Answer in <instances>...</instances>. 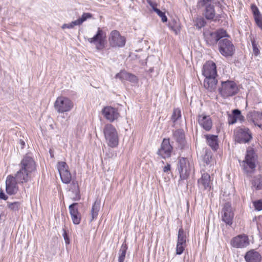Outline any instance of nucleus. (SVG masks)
<instances>
[{
  "mask_svg": "<svg viewBox=\"0 0 262 262\" xmlns=\"http://www.w3.org/2000/svg\"><path fill=\"white\" fill-rule=\"evenodd\" d=\"M19 166L20 169L14 176L19 184H23L29 181L31 173L36 169V165L33 158L26 155L21 160Z\"/></svg>",
  "mask_w": 262,
  "mask_h": 262,
  "instance_id": "1",
  "label": "nucleus"
},
{
  "mask_svg": "<svg viewBox=\"0 0 262 262\" xmlns=\"http://www.w3.org/2000/svg\"><path fill=\"white\" fill-rule=\"evenodd\" d=\"M257 158V157L254 149L250 147H248L247 149L245 160L241 164L245 172L252 173L255 170Z\"/></svg>",
  "mask_w": 262,
  "mask_h": 262,
  "instance_id": "2",
  "label": "nucleus"
},
{
  "mask_svg": "<svg viewBox=\"0 0 262 262\" xmlns=\"http://www.w3.org/2000/svg\"><path fill=\"white\" fill-rule=\"evenodd\" d=\"M103 134L107 145L111 147H116L119 143L118 133L115 127L111 124H107L103 128Z\"/></svg>",
  "mask_w": 262,
  "mask_h": 262,
  "instance_id": "3",
  "label": "nucleus"
},
{
  "mask_svg": "<svg viewBox=\"0 0 262 262\" xmlns=\"http://www.w3.org/2000/svg\"><path fill=\"white\" fill-rule=\"evenodd\" d=\"M203 34L206 42L210 46L214 45L222 38L228 36L227 32L223 29H219L215 32L206 30Z\"/></svg>",
  "mask_w": 262,
  "mask_h": 262,
  "instance_id": "4",
  "label": "nucleus"
},
{
  "mask_svg": "<svg viewBox=\"0 0 262 262\" xmlns=\"http://www.w3.org/2000/svg\"><path fill=\"white\" fill-rule=\"evenodd\" d=\"M235 141L239 143H249L252 139L250 129L246 127H237L234 131Z\"/></svg>",
  "mask_w": 262,
  "mask_h": 262,
  "instance_id": "5",
  "label": "nucleus"
},
{
  "mask_svg": "<svg viewBox=\"0 0 262 262\" xmlns=\"http://www.w3.org/2000/svg\"><path fill=\"white\" fill-rule=\"evenodd\" d=\"M192 169L193 166L187 158L183 157L179 158L178 163V170L181 180L188 179Z\"/></svg>",
  "mask_w": 262,
  "mask_h": 262,
  "instance_id": "6",
  "label": "nucleus"
},
{
  "mask_svg": "<svg viewBox=\"0 0 262 262\" xmlns=\"http://www.w3.org/2000/svg\"><path fill=\"white\" fill-rule=\"evenodd\" d=\"M219 50L225 57L232 56L235 52V47L232 41L227 38H222L219 41Z\"/></svg>",
  "mask_w": 262,
  "mask_h": 262,
  "instance_id": "7",
  "label": "nucleus"
},
{
  "mask_svg": "<svg viewBox=\"0 0 262 262\" xmlns=\"http://www.w3.org/2000/svg\"><path fill=\"white\" fill-rule=\"evenodd\" d=\"M88 41L94 44L97 50H102L105 47L106 33L100 28H98L96 34L93 37L88 38Z\"/></svg>",
  "mask_w": 262,
  "mask_h": 262,
  "instance_id": "8",
  "label": "nucleus"
},
{
  "mask_svg": "<svg viewBox=\"0 0 262 262\" xmlns=\"http://www.w3.org/2000/svg\"><path fill=\"white\" fill-rule=\"evenodd\" d=\"M73 107L72 101L64 97H58L54 103V107L59 113L69 112Z\"/></svg>",
  "mask_w": 262,
  "mask_h": 262,
  "instance_id": "9",
  "label": "nucleus"
},
{
  "mask_svg": "<svg viewBox=\"0 0 262 262\" xmlns=\"http://www.w3.org/2000/svg\"><path fill=\"white\" fill-rule=\"evenodd\" d=\"M212 0H199L198 6L200 7H205L204 16L208 20H212L215 16L214 7L210 3Z\"/></svg>",
  "mask_w": 262,
  "mask_h": 262,
  "instance_id": "10",
  "label": "nucleus"
},
{
  "mask_svg": "<svg viewBox=\"0 0 262 262\" xmlns=\"http://www.w3.org/2000/svg\"><path fill=\"white\" fill-rule=\"evenodd\" d=\"M202 74L206 79L214 81L217 76L215 64L212 61H207L203 66Z\"/></svg>",
  "mask_w": 262,
  "mask_h": 262,
  "instance_id": "11",
  "label": "nucleus"
},
{
  "mask_svg": "<svg viewBox=\"0 0 262 262\" xmlns=\"http://www.w3.org/2000/svg\"><path fill=\"white\" fill-rule=\"evenodd\" d=\"M219 90L223 97H227L236 94L238 88L236 83H222Z\"/></svg>",
  "mask_w": 262,
  "mask_h": 262,
  "instance_id": "12",
  "label": "nucleus"
},
{
  "mask_svg": "<svg viewBox=\"0 0 262 262\" xmlns=\"http://www.w3.org/2000/svg\"><path fill=\"white\" fill-rule=\"evenodd\" d=\"M108 41L112 47H122L125 44V38L121 36L117 30L112 31L109 36Z\"/></svg>",
  "mask_w": 262,
  "mask_h": 262,
  "instance_id": "13",
  "label": "nucleus"
},
{
  "mask_svg": "<svg viewBox=\"0 0 262 262\" xmlns=\"http://www.w3.org/2000/svg\"><path fill=\"white\" fill-rule=\"evenodd\" d=\"M172 149L173 147L170 144L169 139L164 138L157 151V154L161 158L166 159L171 156Z\"/></svg>",
  "mask_w": 262,
  "mask_h": 262,
  "instance_id": "14",
  "label": "nucleus"
},
{
  "mask_svg": "<svg viewBox=\"0 0 262 262\" xmlns=\"http://www.w3.org/2000/svg\"><path fill=\"white\" fill-rule=\"evenodd\" d=\"M57 168L62 182L69 184L72 180V176L67 163L64 162H58Z\"/></svg>",
  "mask_w": 262,
  "mask_h": 262,
  "instance_id": "15",
  "label": "nucleus"
},
{
  "mask_svg": "<svg viewBox=\"0 0 262 262\" xmlns=\"http://www.w3.org/2000/svg\"><path fill=\"white\" fill-rule=\"evenodd\" d=\"M19 184L14 176L9 174L6 180V190L7 193L12 195L17 193L18 190Z\"/></svg>",
  "mask_w": 262,
  "mask_h": 262,
  "instance_id": "16",
  "label": "nucleus"
},
{
  "mask_svg": "<svg viewBox=\"0 0 262 262\" xmlns=\"http://www.w3.org/2000/svg\"><path fill=\"white\" fill-rule=\"evenodd\" d=\"M221 213L223 221L227 225H231L234 217V213L229 203H227L224 205Z\"/></svg>",
  "mask_w": 262,
  "mask_h": 262,
  "instance_id": "17",
  "label": "nucleus"
},
{
  "mask_svg": "<svg viewBox=\"0 0 262 262\" xmlns=\"http://www.w3.org/2000/svg\"><path fill=\"white\" fill-rule=\"evenodd\" d=\"M231 245L235 248H243L249 244V239L247 236L243 234L233 237L230 242Z\"/></svg>",
  "mask_w": 262,
  "mask_h": 262,
  "instance_id": "18",
  "label": "nucleus"
},
{
  "mask_svg": "<svg viewBox=\"0 0 262 262\" xmlns=\"http://www.w3.org/2000/svg\"><path fill=\"white\" fill-rule=\"evenodd\" d=\"M78 203H74L69 207L70 214L74 224L78 225L80 224L81 216L80 213L78 211L77 207Z\"/></svg>",
  "mask_w": 262,
  "mask_h": 262,
  "instance_id": "19",
  "label": "nucleus"
},
{
  "mask_svg": "<svg viewBox=\"0 0 262 262\" xmlns=\"http://www.w3.org/2000/svg\"><path fill=\"white\" fill-rule=\"evenodd\" d=\"M102 113L105 118L110 122H113L119 116L118 110L111 106L105 107L102 110Z\"/></svg>",
  "mask_w": 262,
  "mask_h": 262,
  "instance_id": "20",
  "label": "nucleus"
},
{
  "mask_svg": "<svg viewBox=\"0 0 262 262\" xmlns=\"http://www.w3.org/2000/svg\"><path fill=\"white\" fill-rule=\"evenodd\" d=\"M198 121L200 125L206 131L211 129L212 126V122L209 116L204 114L199 115Z\"/></svg>",
  "mask_w": 262,
  "mask_h": 262,
  "instance_id": "21",
  "label": "nucleus"
},
{
  "mask_svg": "<svg viewBox=\"0 0 262 262\" xmlns=\"http://www.w3.org/2000/svg\"><path fill=\"white\" fill-rule=\"evenodd\" d=\"M199 187L201 189H207L211 188L210 177L209 174L204 172L202 177L198 181Z\"/></svg>",
  "mask_w": 262,
  "mask_h": 262,
  "instance_id": "22",
  "label": "nucleus"
},
{
  "mask_svg": "<svg viewBox=\"0 0 262 262\" xmlns=\"http://www.w3.org/2000/svg\"><path fill=\"white\" fill-rule=\"evenodd\" d=\"M261 256L260 253L254 249L246 253L245 259L246 262H260Z\"/></svg>",
  "mask_w": 262,
  "mask_h": 262,
  "instance_id": "23",
  "label": "nucleus"
},
{
  "mask_svg": "<svg viewBox=\"0 0 262 262\" xmlns=\"http://www.w3.org/2000/svg\"><path fill=\"white\" fill-rule=\"evenodd\" d=\"M173 137L179 144V147L182 149L185 144L184 132L182 129H177L173 132Z\"/></svg>",
  "mask_w": 262,
  "mask_h": 262,
  "instance_id": "24",
  "label": "nucleus"
},
{
  "mask_svg": "<svg viewBox=\"0 0 262 262\" xmlns=\"http://www.w3.org/2000/svg\"><path fill=\"white\" fill-rule=\"evenodd\" d=\"M247 118L249 121H252L255 125L259 127H262V113L253 112L248 114Z\"/></svg>",
  "mask_w": 262,
  "mask_h": 262,
  "instance_id": "25",
  "label": "nucleus"
},
{
  "mask_svg": "<svg viewBox=\"0 0 262 262\" xmlns=\"http://www.w3.org/2000/svg\"><path fill=\"white\" fill-rule=\"evenodd\" d=\"M117 80L120 81H129L131 82H135L137 80V77L135 75L127 72L123 70L121 71L119 73L116 75Z\"/></svg>",
  "mask_w": 262,
  "mask_h": 262,
  "instance_id": "26",
  "label": "nucleus"
},
{
  "mask_svg": "<svg viewBox=\"0 0 262 262\" xmlns=\"http://www.w3.org/2000/svg\"><path fill=\"white\" fill-rule=\"evenodd\" d=\"M207 144L213 149L216 150L219 147L218 137L216 135H206L205 136Z\"/></svg>",
  "mask_w": 262,
  "mask_h": 262,
  "instance_id": "27",
  "label": "nucleus"
},
{
  "mask_svg": "<svg viewBox=\"0 0 262 262\" xmlns=\"http://www.w3.org/2000/svg\"><path fill=\"white\" fill-rule=\"evenodd\" d=\"M100 208V202L99 201L96 200L93 204L91 210L92 219L91 222L96 219L98 216V212Z\"/></svg>",
  "mask_w": 262,
  "mask_h": 262,
  "instance_id": "28",
  "label": "nucleus"
},
{
  "mask_svg": "<svg viewBox=\"0 0 262 262\" xmlns=\"http://www.w3.org/2000/svg\"><path fill=\"white\" fill-rule=\"evenodd\" d=\"M128 247L125 242L121 246L119 251L118 262H124Z\"/></svg>",
  "mask_w": 262,
  "mask_h": 262,
  "instance_id": "29",
  "label": "nucleus"
},
{
  "mask_svg": "<svg viewBox=\"0 0 262 262\" xmlns=\"http://www.w3.org/2000/svg\"><path fill=\"white\" fill-rule=\"evenodd\" d=\"M71 190H72V192L73 193H74L75 194V196L74 197V200H79L80 199L79 190L78 183L77 181H72Z\"/></svg>",
  "mask_w": 262,
  "mask_h": 262,
  "instance_id": "30",
  "label": "nucleus"
},
{
  "mask_svg": "<svg viewBox=\"0 0 262 262\" xmlns=\"http://www.w3.org/2000/svg\"><path fill=\"white\" fill-rule=\"evenodd\" d=\"M177 243L186 244V235L182 228L179 230Z\"/></svg>",
  "mask_w": 262,
  "mask_h": 262,
  "instance_id": "31",
  "label": "nucleus"
},
{
  "mask_svg": "<svg viewBox=\"0 0 262 262\" xmlns=\"http://www.w3.org/2000/svg\"><path fill=\"white\" fill-rule=\"evenodd\" d=\"M252 185L257 189H262V175H258L254 178Z\"/></svg>",
  "mask_w": 262,
  "mask_h": 262,
  "instance_id": "32",
  "label": "nucleus"
},
{
  "mask_svg": "<svg viewBox=\"0 0 262 262\" xmlns=\"http://www.w3.org/2000/svg\"><path fill=\"white\" fill-rule=\"evenodd\" d=\"M251 41L252 46L253 53L255 56H258L260 53L258 43L256 42L254 37H251Z\"/></svg>",
  "mask_w": 262,
  "mask_h": 262,
  "instance_id": "33",
  "label": "nucleus"
},
{
  "mask_svg": "<svg viewBox=\"0 0 262 262\" xmlns=\"http://www.w3.org/2000/svg\"><path fill=\"white\" fill-rule=\"evenodd\" d=\"M8 207L13 211H18L20 207V203L18 202L13 203L7 202Z\"/></svg>",
  "mask_w": 262,
  "mask_h": 262,
  "instance_id": "34",
  "label": "nucleus"
},
{
  "mask_svg": "<svg viewBox=\"0 0 262 262\" xmlns=\"http://www.w3.org/2000/svg\"><path fill=\"white\" fill-rule=\"evenodd\" d=\"M92 14L90 13H83L81 17L77 19L79 26L81 25L84 21H86L88 19L91 18Z\"/></svg>",
  "mask_w": 262,
  "mask_h": 262,
  "instance_id": "35",
  "label": "nucleus"
},
{
  "mask_svg": "<svg viewBox=\"0 0 262 262\" xmlns=\"http://www.w3.org/2000/svg\"><path fill=\"white\" fill-rule=\"evenodd\" d=\"M212 160V154L211 152L206 150L205 154L203 157V161L206 164L210 163Z\"/></svg>",
  "mask_w": 262,
  "mask_h": 262,
  "instance_id": "36",
  "label": "nucleus"
},
{
  "mask_svg": "<svg viewBox=\"0 0 262 262\" xmlns=\"http://www.w3.org/2000/svg\"><path fill=\"white\" fill-rule=\"evenodd\" d=\"M181 116V111L179 108L173 110V113L171 116V120L173 122H175Z\"/></svg>",
  "mask_w": 262,
  "mask_h": 262,
  "instance_id": "37",
  "label": "nucleus"
},
{
  "mask_svg": "<svg viewBox=\"0 0 262 262\" xmlns=\"http://www.w3.org/2000/svg\"><path fill=\"white\" fill-rule=\"evenodd\" d=\"M186 247V244H185L177 243L176 246V254L178 255H181L182 254Z\"/></svg>",
  "mask_w": 262,
  "mask_h": 262,
  "instance_id": "38",
  "label": "nucleus"
},
{
  "mask_svg": "<svg viewBox=\"0 0 262 262\" xmlns=\"http://www.w3.org/2000/svg\"><path fill=\"white\" fill-rule=\"evenodd\" d=\"M238 120L241 121L244 120V117L241 115V112L239 110L235 109L232 111V114Z\"/></svg>",
  "mask_w": 262,
  "mask_h": 262,
  "instance_id": "39",
  "label": "nucleus"
},
{
  "mask_svg": "<svg viewBox=\"0 0 262 262\" xmlns=\"http://www.w3.org/2000/svg\"><path fill=\"white\" fill-rule=\"evenodd\" d=\"M75 26H79L78 24L77 20L72 21L69 24H64L62 25L61 28L63 29H72Z\"/></svg>",
  "mask_w": 262,
  "mask_h": 262,
  "instance_id": "40",
  "label": "nucleus"
},
{
  "mask_svg": "<svg viewBox=\"0 0 262 262\" xmlns=\"http://www.w3.org/2000/svg\"><path fill=\"white\" fill-rule=\"evenodd\" d=\"M206 24V21L203 18H197L195 20V25L199 29L204 27Z\"/></svg>",
  "mask_w": 262,
  "mask_h": 262,
  "instance_id": "41",
  "label": "nucleus"
},
{
  "mask_svg": "<svg viewBox=\"0 0 262 262\" xmlns=\"http://www.w3.org/2000/svg\"><path fill=\"white\" fill-rule=\"evenodd\" d=\"M216 83H203V86L207 90L212 91L216 87Z\"/></svg>",
  "mask_w": 262,
  "mask_h": 262,
  "instance_id": "42",
  "label": "nucleus"
},
{
  "mask_svg": "<svg viewBox=\"0 0 262 262\" xmlns=\"http://www.w3.org/2000/svg\"><path fill=\"white\" fill-rule=\"evenodd\" d=\"M155 12H156V13L161 18L163 22L167 21V18L164 13L162 12L159 9H155Z\"/></svg>",
  "mask_w": 262,
  "mask_h": 262,
  "instance_id": "43",
  "label": "nucleus"
},
{
  "mask_svg": "<svg viewBox=\"0 0 262 262\" xmlns=\"http://www.w3.org/2000/svg\"><path fill=\"white\" fill-rule=\"evenodd\" d=\"M251 8L252 11V13L253 14L254 17L255 16H258L259 15H261L258 8L255 5H252L251 6Z\"/></svg>",
  "mask_w": 262,
  "mask_h": 262,
  "instance_id": "44",
  "label": "nucleus"
},
{
  "mask_svg": "<svg viewBox=\"0 0 262 262\" xmlns=\"http://www.w3.org/2000/svg\"><path fill=\"white\" fill-rule=\"evenodd\" d=\"M254 18L257 26L262 30V15L257 16Z\"/></svg>",
  "mask_w": 262,
  "mask_h": 262,
  "instance_id": "45",
  "label": "nucleus"
},
{
  "mask_svg": "<svg viewBox=\"0 0 262 262\" xmlns=\"http://www.w3.org/2000/svg\"><path fill=\"white\" fill-rule=\"evenodd\" d=\"M253 204L256 210L258 211L262 210V200L254 202Z\"/></svg>",
  "mask_w": 262,
  "mask_h": 262,
  "instance_id": "46",
  "label": "nucleus"
},
{
  "mask_svg": "<svg viewBox=\"0 0 262 262\" xmlns=\"http://www.w3.org/2000/svg\"><path fill=\"white\" fill-rule=\"evenodd\" d=\"M237 120L232 114L228 115V121L229 124H233Z\"/></svg>",
  "mask_w": 262,
  "mask_h": 262,
  "instance_id": "47",
  "label": "nucleus"
},
{
  "mask_svg": "<svg viewBox=\"0 0 262 262\" xmlns=\"http://www.w3.org/2000/svg\"><path fill=\"white\" fill-rule=\"evenodd\" d=\"M63 236L65 243L67 245L69 244H70V239L68 237V234L67 233L66 229L63 228Z\"/></svg>",
  "mask_w": 262,
  "mask_h": 262,
  "instance_id": "48",
  "label": "nucleus"
},
{
  "mask_svg": "<svg viewBox=\"0 0 262 262\" xmlns=\"http://www.w3.org/2000/svg\"><path fill=\"white\" fill-rule=\"evenodd\" d=\"M106 155L108 158H113L116 156L114 151L111 149H108V152H106Z\"/></svg>",
  "mask_w": 262,
  "mask_h": 262,
  "instance_id": "49",
  "label": "nucleus"
},
{
  "mask_svg": "<svg viewBox=\"0 0 262 262\" xmlns=\"http://www.w3.org/2000/svg\"><path fill=\"white\" fill-rule=\"evenodd\" d=\"M148 4L150 6V7L152 8L153 10L155 11V9H158L156 8V4L152 2L151 1H148Z\"/></svg>",
  "mask_w": 262,
  "mask_h": 262,
  "instance_id": "50",
  "label": "nucleus"
},
{
  "mask_svg": "<svg viewBox=\"0 0 262 262\" xmlns=\"http://www.w3.org/2000/svg\"><path fill=\"white\" fill-rule=\"evenodd\" d=\"M163 170L164 172H168L170 170V165L167 164V165L163 167Z\"/></svg>",
  "mask_w": 262,
  "mask_h": 262,
  "instance_id": "51",
  "label": "nucleus"
},
{
  "mask_svg": "<svg viewBox=\"0 0 262 262\" xmlns=\"http://www.w3.org/2000/svg\"><path fill=\"white\" fill-rule=\"evenodd\" d=\"M0 198L6 200L8 199V196L3 191H1Z\"/></svg>",
  "mask_w": 262,
  "mask_h": 262,
  "instance_id": "52",
  "label": "nucleus"
},
{
  "mask_svg": "<svg viewBox=\"0 0 262 262\" xmlns=\"http://www.w3.org/2000/svg\"><path fill=\"white\" fill-rule=\"evenodd\" d=\"M225 82H232V81H229V80H227V81H226Z\"/></svg>",
  "mask_w": 262,
  "mask_h": 262,
  "instance_id": "53",
  "label": "nucleus"
},
{
  "mask_svg": "<svg viewBox=\"0 0 262 262\" xmlns=\"http://www.w3.org/2000/svg\"><path fill=\"white\" fill-rule=\"evenodd\" d=\"M1 9H2V7H1V6H0V10H1Z\"/></svg>",
  "mask_w": 262,
  "mask_h": 262,
  "instance_id": "54",
  "label": "nucleus"
}]
</instances>
